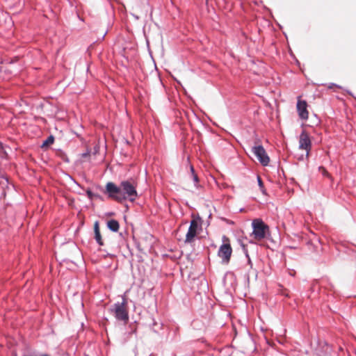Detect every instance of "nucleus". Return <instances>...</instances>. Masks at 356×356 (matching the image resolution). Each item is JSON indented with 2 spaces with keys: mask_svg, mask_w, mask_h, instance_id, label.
<instances>
[{
  "mask_svg": "<svg viewBox=\"0 0 356 356\" xmlns=\"http://www.w3.org/2000/svg\"><path fill=\"white\" fill-rule=\"evenodd\" d=\"M318 170L319 172H321L324 177H330L329 172L326 170V169L324 167L321 166L319 167Z\"/></svg>",
  "mask_w": 356,
  "mask_h": 356,
  "instance_id": "obj_15",
  "label": "nucleus"
},
{
  "mask_svg": "<svg viewBox=\"0 0 356 356\" xmlns=\"http://www.w3.org/2000/svg\"><path fill=\"white\" fill-rule=\"evenodd\" d=\"M252 152L264 166L268 165L270 159L262 145H259L252 147Z\"/></svg>",
  "mask_w": 356,
  "mask_h": 356,
  "instance_id": "obj_5",
  "label": "nucleus"
},
{
  "mask_svg": "<svg viewBox=\"0 0 356 356\" xmlns=\"http://www.w3.org/2000/svg\"><path fill=\"white\" fill-rule=\"evenodd\" d=\"M104 193L109 198L119 203L126 200L134 202L138 197L136 186L129 181H123L119 186L113 182H108Z\"/></svg>",
  "mask_w": 356,
  "mask_h": 356,
  "instance_id": "obj_1",
  "label": "nucleus"
},
{
  "mask_svg": "<svg viewBox=\"0 0 356 356\" xmlns=\"http://www.w3.org/2000/svg\"><path fill=\"white\" fill-rule=\"evenodd\" d=\"M307 104L306 101L299 99L297 102V111L298 113L299 117L302 120H307L309 116V113L307 111Z\"/></svg>",
  "mask_w": 356,
  "mask_h": 356,
  "instance_id": "obj_8",
  "label": "nucleus"
},
{
  "mask_svg": "<svg viewBox=\"0 0 356 356\" xmlns=\"http://www.w3.org/2000/svg\"><path fill=\"white\" fill-rule=\"evenodd\" d=\"M192 178L193 181L195 183V186L197 188V184L199 182V178L196 173H193V175H192Z\"/></svg>",
  "mask_w": 356,
  "mask_h": 356,
  "instance_id": "obj_17",
  "label": "nucleus"
},
{
  "mask_svg": "<svg viewBox=\"0 0 356 356\" xmlns=\"http://www.w3.org/2000/svg\"><path fill=\"white\" fill-rule=\"evenodd\" d=\"M127 299L122 297V301L121 302H116L111 308V312L113 313L115 318L118 321L127 323L129 320L128 311L127 309Z\"/></svg>",
  "mask_w": 356,
  "mask_h": 356,
  "instance_id": "obj_2",
  "label": "nucleus"
},
{
  "mask_svg": "<svg viewBox=\"0 0 356 356\" xmlns=\"http://www.w3.org/2000/svg\"><path fill=\"white\" fill-rule=\"evenodd\" d=\"M197 227H198L197 222L195 221V220H191L188 230L186 235V238H185L186 243H191L194 241L195 237L196 236V234H197Z\"/></svg>",
  "mask_w": 356,
  "mask_h": 356,
  "instance_id": "obj_7",
  "label": "nucleus"
},
{
  "mask_svg": "<svg viewBox=\"0 0 356 356\" xmlns=\"http://www.w3.org/2000/svg\"><path fill=\"white\" fill-rule=\"evenodd\" d=\"M95 238L97 243L99 245H103L104 243H103V241H102V236H101L100 232L95 233Z\"/></svg>",
  "mask_w": 356,
  "mask_h": 356,
  "instance_id": "obj_13",
  "label": "nucleus"
},
{
  "mask_svg": "<svg viewBox=\"0 0 356 356\" xmlns=\"http://www.w3.org/2000/svg\"><path fill=\"white\" fill-rule=\"evenodd\" d=\"M222 241L223 244L220 245L218 254L222 259L223 263L227 264L230 260L232 249L229 244V240L227 236H222Z\"/></svg>",
  "mask_w": 356,
  "mask_h": 356,
  "instance_id": "obj_4",
  "label": "nucleus"
},
{
  "mask_svg": "<svg viewBox=\"0 0 356 356\" xmlns=\"http://www.w3.org/2000/svg\"><path fill=\"white\" fill-rule=\"evenodd\" d=\"M190 170H191V176H192V175H193V173H195V169H194V168H193V165H191V167H190Z\"/></svg>",
  "mask_w": 356,
  "mask_h": 356,
  "instance_id": "obj_21",
  "label": "nucleus"
},
{
  "mask_svg": "<svg viewBox=\"0 0 356 356\" xmlns=\"http://www.w3.org/2000/svg\"><path fill=\"white\" fill-rule=\"evenodd\" d=\"M86 193H87L88 197L90 199H92V198H93V197H95V194H94L91 191H90V190H88V191H86Z\"/></svg>",
  "mask_w": 356,
  "mask_h": 356,
  "instance_id": "obj_19",
  "label": "nucleus"
},
{
  "mask_svg": "<svg viewBox=\"0 0 356 356\" xmlns=\"http://www.w3.org/2000/svg\"><path fill=\"white\" fill-rule=\"evenodd\" d=\"M311 146L312 143L309 134L305 131H302L300 135L299 148L305 149L307 151V156H308Z\"/></svg>",
  "mask_w": 356,
  "mask_h": 356,
  "instance_id": "obj_6",
  "label": "nucleus"
},
{
  "mask_svg": "<svg viewBox=\"0 0 356 356\" xmlns=\"http://www.w3.org/2000/svg\"><path fill=\"white\" fill-rule=\"evenodd\" d=\"M90 150L88 149L86 152L81 154V157L83 159H86L90 157Z\"/></svg>",
  "mask_w": 356,
  "mask_h": 356,
  "instance_id": "obj_18",
  "label": "nucleus"
},
{
  "mask_svg": "<svg viewBox=\"0 0 356 356\" xmlns=\"http://www.w3.org/2000/svg\"><path fill=\"white\" fill-rule=\"evenodd\" d=\"M257 182H258V185L260 188L261 191L262 192V193L265 194L266 191L264 189V183L259 176H257Z\"/></svg>",
  "mask_w": 356,
  "mask_h": 356,
  "instance_id": "obj_14",
  "label": "nucleus"
},
{
  "mask_svg": "<svg viewBox=\"0 0 356 356\" xmlns=\"http://www.w3.org/2000/svg\"><path fill=\"white\" fill-rule=\"evenodd\" d=\"M54 142V137L51 135L45 140L43 141L41 147L42 148H44V147H48L50 145L53 144Z\"/></svg>",
  "mask_w": 356,
  "mask_h": 356,
  "instance_id": "obj_10",
  "label": "nucleus"
},
{
  "mask_svg": "<svg viewBox=\"0 0 356 356\" xmlns=\"http://www.w3.org/2000/svg\"><path fill=\"white\" fill-rule=\"evenodd\" d=\"M241 247H242L243 251L245 257L248 259V264H250V266L252 267V264L251 259L250 258V256H249V254H248V248H247L246 245L242 243L241 244Z\"/></svg>",
  "mask_w": 356,
  "mask_h": 356,
  "instance_id": "obj_11",
  "label": "nucleus"
},
{
  "mask_svg": "<svg viewBox=\"0 0 356 356\" xmlns=\"http://www.w3.org/2000/svg\"><path fill=\"white\" fill-rule=\"evenodd\" d=\"M7 155H8V154H7L3 144L0 142V159H6Z\"/></svg>",
  "mask_w": 356,
  "mask_h": 356,
  "instance_id": "obj_12",
  "label": "nucleus"
},
{
  "mask_svg": "<svg viewBox=\"0 0 356 356\" xmlns=\"http://www.w3.org/2000/svg\"><path fill=\"white\" fill-rule=\"evenodd\" d=\"M94 232L95 233V232H99V223L98 222H95V225H94Z\"/></svg>",
  "mask_w": 356,
  "mask_h": 356,
  "instance_id": "obj_20",
  "label": "nucleus"
},
{
  "mask_svg": "<svg viewBox=\"0 0 356 356\" xmlns=\"http://www.w3.org/2000/svg\"><path fill=\"white\" fill-rule=\"evenodd\" d=\"M107 227L111 231L116 232L119 229L120 225L116 220L112 219L107 222Z\"/></svg>",
  "mask_w": 356,
  "mask_h": 356,
  "instance_id": "obj_9",
  "label": "nucleus"
},
{
  "mask_svg": "<svg viewBox=\"0 0 356 356\" xmlns=\"http://www.w3.org/2000/svg\"><path fill=\"white\" fill-rule=\"evenodd\" d=\"M252 235L254 239L261 241L266 238L268 233L269 227L264 221L259 218L252 220Z\"/></svg>",
  "mask_w": 356,
  "mask_h": 356,
  "instance_id": "obj_3",
  "label": "nucleus"
},
{
  "mask_svg": "<svg viewBox=\"0 0 356 356\" xmlns=\"http://www.w3.org/2000/svg\"><path fill=\"white\" fill-rule=\"evenodd\" d=\"M323 349L325 351V355L330 354L332 351V348L327 343H324Z\"/></svg>",
  "mask_w": 356,
  "mask_h": 356,
  "instance_id": "obj_16",
  "label": "nucleus"
}]
</instances>
